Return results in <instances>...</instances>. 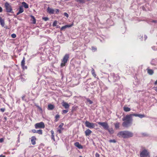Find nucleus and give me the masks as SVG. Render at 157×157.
<instances>
[{
	"mask_svg": "<svg viewBox=\"0 0 157 157\" xmlns=\"http://www.w3.org/2000/svg\"><path fill=\"white\" fill-rule=\"evenodd\" d=\"M132 115H127L124 117L122 120L124 122L122 123V126L125 127H129L132 123Z\"/></svg>",
	"mask_w": 157,
	"mask_h": 157,
	"instance_id": "f257e3e1",
	"label": "nucleus"
},
{
	"mask_svg": "<svg viewBox=\"0 0 157 157\" xmlns=\"http://www.w3.org/2000/svg\"><path fill=\"white\" fill-rule=\"evenodd\" d=\"M133 134L132 132L128 131H124L119 132L117 136L119 137H122L124 138H128L133 136Z\"/></svg>",
	"mask_w": 157,
	"mask_h": 157,
	"instance_id": "f03ea898",
	"label": "nucleus"
},
{
	"mask_svg": "<svg viewBox=\"0 0 157 157\" xmlns=\"http://www.w3.org/2000/svg\"><path fill=\"white\" fill-rule=\"evenodd\" d=\"M85 125L87 128H94L95 124L93 123H90L86 121L85 122Z\"/></svg>",
	"mask_w": 157,
	"mask_h": 157,
	"instance_id": "7ed1b4c3",
	"label": "nucleus"
},
{
	"mask_svg": "<svg viewBox=\"0 0 157 157\" xmlns=\"http://www.w3.org/2000/svg\"><path fill=\"white\" fill-rule=\"evenodd\" d=\"M97 123L105 130L108 129L109 128L108 124L106 122H98Z\"/></svg>",
	"mask_w": 157,
	"mask_h": 157,
	"instance_id": "20e7f679",
	"label": "nucleus"
},
{
	"mask_svg": "<svg viewBox=\"0 0 157 157\" xmlns=\"http://www.w3.org/2000/svg\"><path fill=\"white\" fill-rule=\"evenodd\" d=\"M69 58V56L68 54H66L64 57L61 65L62 67L65 66V63L67 62L68 59Z\"/></svg>",
	"mask_w": 157,
	"mask_h": 157,
	"instance_id": "39448f33",
	"label": "nucleus"
},
{
	"mask_svg": "<svg viewBox=\"0 0 157 157\" xmlns=\"http://www.w3.org/2000/svg\"><path fill=\"white\" fill-rule=\"evenodd\" d=\"M35 128L36 129L39 128H44L45 127V125L44 123L41 122L40 123H36L35 125Z\"/></svg>",
	"mask_w": 157,
	"mask_h": 157,
	"instance_id": "423d86ee",
	"label": "nucleus"
},
{
	"mask_svg": "<svg viewBox=\"0 0 157 157\" xmlns=\"http://www.w3.org/2000/svg\"><path fill=\"white\" fill-rule=\"evenodd\" d=\"M5 7L6 12H11L12 11V9L10 5L7 2L5 3Z\"/></svg>",
	"mask_w": 157,
	"mask_h": 157,
	"instance_id": "0eeeda50",
	"label": "nucleus"
},
{
	"mask_svg": "<svg viewBox=\"0 0 157 157\" xmlns=\"http://www.w3.org/2000/svg\"><path fill=\"white\" fill-rule=\"evenodd\" d=\"M149 152L146 150H143L140 153V157H146L149 155Z\"/></svg>",
	"mask_w": 157,
	"mask_h": 157,
	"instance_id": "6e6552de",
	"label": "nucleus"
},
{
	"mask_svg": "<svg viewBox=\"0 0 157 157\" xmlns=\"http://www.w3.org/2000/svg\"><path fill=\"white\" fill-rule=\"evenodd\" d=\"M25 57H24L21 62V66L23 69H26L27 68V67L25 66Z\"/></svg>",
	"mask_w": 157,
	"mask_h": 157,
	"instance_id": "1a4fd4ad",
	"label": "nucleus"
},
{
	"mask_svg": "<svg viewBox=\"0 0 157 157\" xmlns=\"http://www.w3.org/2000/svg\"><path fill=\"white\" fill-rule=\"evenodd\" d=\"M74 145L79 149H82L83 148L82 146L79 144L78 142L75 143Z\"/></svg>",
	"mask_w": 157,
	"mask_h": 157,
	"instance_id": "9d476101",
	"label": "nucleus"
},
{
	"mask_svg": "<svg viewBox=\"0 0 157 157\" xmlns=\"http://www.w3.org/2000/svg\"><path fill=\"white\" fill-rule=\"evenodd\" d=\"M47 12L50 14H53L54 12V10L53 9L48 7L47 8Z\"/></svg>",
	"mask_w": 157,
	"mask_h": 157,
	"instance_id": "9b49d317",
	"label": "nucleus"
},
{
	"mask_svg": "<svg viewBox=\"0 0 157 157\" xmlns=\"http://www.w3.org/2000/svg\"><path fill=\"white\" fill-rule=\"evenodd\" d=\"M92 131L89 129H87L85 132V135L86 136H88L90 135L92 133Z\"/></svg>",
	"mask_w": 157,
	"mask_h": 157,
	"instance_id": "f8f14e48",
	"label": "nucleus"
},
{
	"mask_svg": "<svg viewBox=\"0 0 157 157\" xmlns=\"http://www.w3.org/2000/svg\"><path fill=\"white\" fill-rule=\"evenodd\" d=\"M36 138L34 136H33L32 137L31 140V142L32 144L34 145L36 144L35 142Z\"/></svg>",
	"mask_w": 157,
	"mask_h": 157,
	"instance_id": "ddd939ff",
	"label": "nucleus"
},
{
	"mask_svg": "<svg viewBox=\"0 0 157 157\" xmlns=\"http://www.w3.org/2000/svg\"><path fill=\"white\" fill-rule=\"evenodd\" d=\"M0 23L1 25L2 26L4 27L5 25V22L3 19H2L1 17L0 19Z\"/></svg>",
	"mask_w": 157,
	"mask_h": 157,
	"instance_id": "4468645a",
	"label": "nucleus"
},
{
	"mask_svg": "<svg viewBox=\"0 0 157 157\" xmlns=\"http://www.w3.org/2000/svg\"><path fill=\"white\" fill-rule=\"evenodd\" d=\"M62 105L64 106L65 108H67L69 107V105L65 102H62Z\"/></svg>",
	"mask_w": 157,
	"mask_h": 157,
	"instance_id": "2eb2a0df",
	"label": "nucleus"
},
{
	"mask_svg": "<svg viewBox=\"0 0 157 157\" xmlns=\"http://www.w3.org/2000/svg\"><path fill=\"white\" fill-rule=\"evenodd\" d=\"M54 106L52 104L49 105L48 106V109L49 110H52L54 108Z\"/></svg>",
	"mask_w": 157,
	"mask_h": 157,
	"instance_id": "dca6fc26",
	"label": "nucleus"
},
{
	"mask_svg": "<svg viewBox=\"0 0 157 157\" xmlns=\"http://www.w3.org/2000/svg\"><path fill=\"white\" fill-rule=\"evenodd\" d=\"M22 4L23 6L26 9L28 8L29 7L28 5L25 2H23L22 3Z\"/></svg>",
	"mask_w": 157,
	"mask_h": 157,
	"instance_id": "f3484780",
	"label": "nucleus"
},
{
	"mask_svg": "<svg viewBox=\"0 0 157 157\" xmlns=\"http://www.w3.org/2000/svg\"><path fill=\"white\" fill-rule=\"evenodd\" d=\"M124 110L125 112H129L131 110L130 108L128 107H124Z\"/></svg>",
	"mask_w": 157,
	"mask_h": 157,
	"instance_id": "a211bd4d",
	"label": "nucleus"
},
{
	"mask_svg": "<svg viewBox=\"0 0 157 157\" xmlns=\"http://www.w3.org/2000/svg\"><path fill=\"white\" fill-rule=\"evenodd\" d=\"M63 128H60L58 127L57 128V132H59V133H60L62 132V131L63 130Z\"/></svg>",
	"mask_w": 157,
	"mask_h": 157,
	"instance_id": "6ab92c4d",
	"label": "nucleus"
},
{
	"mask_svg": "<svg viewBox=\"0 0 157 157\" xmlns=\"http://www.w3.org/2000/svg\"><path fill=\"white\" fill-rule=\"evenodd\" d=\"M147 72L150 75H152L153 73V71L151 69H147Z\"/></svg>",
	"mask_w": 157,
	"mask_h": 157,
	"instance_id": "aec40b11",
	"label": "nucleus"
},
{
	"mask_svg": "<svg viewBox=\"0 0 157 157\" xmlns=\"http://www.w3.org/2000/svg\"><path fill=\"white\" fill-rule=\"evenodd\" d=\"M31 17H32V19L33 23L35 24L36 22V20L34 17L32 15L31 16Z\"/></svg>",
	"mask_w": 157,
	"mask_h": 157,
	"instance_id": "412c9836",
	"label": "nucleus"
},
{
	"mask_svg": "<svg viewBox=\"0 0 157 157\" xmlns=\"http://www.w3.org/2000/svg\"><path fill=\"white\" fill-rule=\"evenodd\" d=\"M69 27V25H67L64 26H63L61 28V30H64L66 28H67Z\"/></svg>",
	"mask_w": 157,
	"mask_h": 157,
	"instance_id": "4be33fe9",
	"label": "nucleus"
},
{
	"mask_svg": "<svg viewBox=\"0 0 157 157\" xmlns=\"http://www.w3.org/2000/svg\"><path fill=\"white\" fill-rule=\"evenodd\" d=\"M19 13H22L23 11V9L22 7V6H20L19 7Z\"/></svg>",
	"mask_w": 157,
	"mask_h": 157,
	"instance_id": "5701e85b",
	"label": "nucleus"
},
{
	"mask_svg": "<svg viewBox=\"0 0 157 157\" xmlns=\"http://www.w3.org/2000/svg\"><path fill=\"white\" fill-rule=\"evenodd\" d=\"M107 130H108L110 133L111 134L113 133L114 132V131L112 128L109 129L108 128V129Z\"/></svg>",
	"mask_w": 157,
	"mask_h": 157,
	"instance_id": "b1692460",
	"label": "nucleus"
},
{
	"mask_svg": "<svg viewBox=\"0 0 157 157\" xmlns=\"http://www.w3.org/2000/svg\"><path fill=\"white\" fill-rule=\"evenodd\" d=\"M59 118V116L58 114H57L55 116L56 119L55 120V121L56 122L58 121Z\"/></svg>",
	"mask_w": 157,
	"mask_h": 157,
	"instance_id": "393cba45",
	"label": "nucleus"
},
{
	"mask_svg": "<svg viewBox=\"0 0 157 157\" xmlns=\"http://www.w3.org/2000/svg\"><path fill=\"white\" fill-rule=\"evenodd\" d=\"M91 72L92 75H93V76L95 77L96 76V75L95 74L94 70L93 68H92Z\"/></svg>",
	"mask_w": 157,
	"mask_h": 157,
	"instance_id": "a878e982",
	"label": "nucleus"
},
{
	"mask_svg": "<svg viewBox=\"0 0 157 157\" xmlns=\"http://www.w3.org/2000/svg\"><path fill=\"white\" fill-rule=\"evenodd\" d=\"M138 117H140L141 118H142L143 117H145V116L144 114H138Z\"/></svg>",
	"mask_w": 157,
	"mask_h": 157,
	"instance_id": "bb28decb",
	"label": "nucleus"
},
{
	"mask_svg": "<svg viewBox=\"0 0 157 157\" xmlns=\"http://www.w3.org/2000/svg\"><path fill=\"white\" fill-rule=\"evenodd\" d=\"M40 134H42V131L41 130H37V132Z\"/></svg>",
	"mask_w": 157,
	"mask_h": 157,
	"instance_id": "cd10ccee",
	"label": "nucleus"
},
{
	"mask_svg": "<svg viewBox=\"0 0 157 157\" xmlns=\"http://www.w3.org/2000/svg\"><path fill=\"white\" fill-rule=\"evenodd\" d=\"M115 127L116 128H118L119 127V123H116L115 124Z\"/></svg>",
	"mask_w": 157,
	"mask_h": 157,
	"instance_id": "c85d7f7f",
	"label": "nucleus"
},
{
	"mask_svg": "<svg viewBox=\"0 0 157 157\" xmlns=\"http://www.w3.org/2000/svg\"><path fill=\"white\" fill-rule=\"evenodd\" d=\"M77 1L80 3H84L85 2V0H77Z\"/></svg>",
	"mask_w": 157,
	"mask_h": 157,
	"instance_id": "c756f323",
	"label": "nucleus"
},
{
	"mask_svg": "<svg viewBox=\"0 0 157 157\" xmlns=\"http://www.w3.org/2000/svg\"><path fill=\"white\" fill-rule=\"evenodd\" d=\"M42 19L45 21H47L49 20V18L47 17H43Z\"/></svg>",
	"mask_w": 157,
	"mask_h": 157,
	"instance_id": "7c9ffc66",
	"label": "nucleus"
},
{
	"mask_svg": "<svg viewBox=\"0 0 157 157\" xmlns=\"http://www.w3.org/2000/svg\"><path fill=\"white\" fill-rule=\"evenodd\" d=\"M57 23L56 21H55L53 24L52 25L53 26H55L57 25Z\"/></svg>",
	"mask_w": 157,
	"mask_h": 157,
	"instance_id": "2f4dec72",
	"label": "nucleus"
},
{
	"mask_svg": "<svg viewBox=\"0 0 157 157\" xmlns=\"http://www.w3.org/2000/svg\"><path fill=\"white\" fill-rule=\"evenodd\" d=\"M87 102H89L90 104H92L93 103L92 101L88 99H87Z\"/></svg>",
	"mask_w": 157,
	"mask_h": 157,
	"instance_id": "473e14b6",
	"label": "nucleus"
},
{
	"mask_svg": "<svg viewBox=\"0 0 157 157\" xmlns=\"http://www.w3.org/2000/svg\"><path fill=\"white\" fill-rule=\"evenodd\" d=\"M109 142L110 143H115L116 142V141L114 140H109Z\"/></svg>",
	"mask_w": 157,
	"mask_h": 157,
	"instance_id": "72a5a7b5",
	"label": "nucleus"
},
{
	"mask_svg": "<svg viewBox=\"0 0 157 157\" xmlns=\"http://www.w3.org/2000/svg\"><path fill=\"white\" fill-rule=\"evenodd\" d=\"M11 36L13 38H15L16 37V36L15 34L13 33L11 34Z\"/></svg>",
	"mask_w": 157,
	"mask_h": 157,
	"instance_id": "f704fd0d",
	"label": "nucleus"
},
{
	"mask_svg": "<svg viewBox=\"0 0 157 157\" xmlns=\"http://www.w3.org/2000/svg\"><path fill=\"white\" fill-rule=\"evenodd\" d=\"M68 111L67 110H63V113H67Z\"/></svg>",
	"mask_w": 157,
	"mask_h": 157,
	"instance_id": "c9c22d12",
	"label": "nucleus"
},
{
	"mask_svg": "<svg viewBox=\"0 0 157 157\" xmlns=\"http://www.w3.org/2000/svg\"><path fill=\"white\" fill-rule=\"evenodd\" d=\"M63 123H61L59 126V128H63L62 127L63 126Z\"/></svg>",
	"mask_w": 157,
	"mask_h": 157,
	"instance_id": "e433bc0d",
	"label": "nucleus"
},
{
	"mask_svg": "<svg viewBox=\"0 0 157 157\" xmlns=\"http://www.w3.org/2000/svg\"><path fill=\"white\" fill-rule=\"evenodd\" d=\"M52 139H53L54 141H55L54 134L52 135Z\"/></svg>",
	"mask_w": 157,
	"mask_h": 157,
	"instance_id": "4c0bfd02",
	"label": "nucleus"
},
{
	"mask_svg": "<svg viewBox=\"0 0 157 157\" xmlns=\"http://www.w3.org/2000/svg\"><path fill=\"white\" fill-rule=\"evenodd\" d=\"M1 111L2 112H4L5 111V109L4 108H1L0 109Z\"/></svg>",
	"mask_w": 157,
	"mask_h": 157,
	"instance_id": "58836bf2",
	"label": "nucleus"
},
{
	"mask_svg": "<svg viewBox=\"0 0 157 157\" xmlns=\"http://www.w3.org/2000/svg\"><path fill=\"white\" fill-rule=\"evenodd\" d=\"M92 50H94L96 51L97 50V48H95L94 47H92Z\"/></svg>",
	"mask_w": 157,
	"mask_h": 157,
	"instance_id": "ea45409f",
	"label": "nucleus"
},
{
	"mask_svg": "<svg viewBox=\"0 0 157 157\" xmlns=\"http://www.w3.org/2000/svg\"><path fill=\"white\" fill-rule=\"evenodd\" d=\"M32 132L34 133H36L37 132V130H36L35 129H33L32 130Z\"/></svg>",
	"mask_w": 157,
	"mask_h": 157,
	"instance_id": "a19ab883",
	"label": "nucleus"
},
{
	"mask_svg": "<svg viewBox=\"0 0 157 157\" xmlns=\"http://www.w3.org/2000/svg\"><path fill=\"white\" fill-rule=\"evenodd\" d=\"M154 90L157 92V87H154L153 88Z\"/></svg>",
	"mask_w": 157,
	"mask_h": 157,
	"instance_id": "79ce46f5",
	"label": "nucleus"
},
{
	"mask_svg": "<svg viewBox=\"0 0 157 157\" xmlns=\"http://www.w3.org/2000/svg\"><path fill=\"white\" fill-rule=\"evenodd\" d=\"M64 14L65 16H66L67 17H68V14L67 13H64Z\"/></svg>",
	"mask_w": 157,
	"mask_h": 157,
	"instance_id": "37998d69",
	"label": "nucleus"
},
{
	"mask_svg": "<svg viewBox=\"0 0 157 157\" xmlns=\"http://www.w3.org/2000/svg\"><path fill=\"white\" fill-rule=\"evenodd\" d=\"M96 157H99V155L98 153H96L95 154Z\"/></svg>",
	"mask_w": 157,
	"mask_h": 157,
	"instance_id": "c03bdc74",
	"label": "nucleus"
},
{
	"mask_svg": "<svg viewBox=\"0 0 157 157\" xmlns=\"http://www.w3.org/2000/svg\"><path fill=\"white\" fill-rule=\"evenodd\" d=\"M132 116H135V117H138V114H132Z\"/></svg>",
	"mask_w": 157,
	"mask_h": 157,
	"instance_id": "a18cd8bd",
	"label": "nucleus"
},
{
	"mask_svg": "<svg viewBox=\"0 0 157 157\" xmlns=\"http://www.w3.org/2000/svg\"><path fill=\"white\" fill-rule=\"evenodd\" d=\"M3 141V138L0 139V142H2Z\"/></svg>",
	"mask_w": 157,
	"mask_h": 157,
	"instance_id": "49530a36",
	"label": "nucleus"
},
{
	"mask_svg": "<svg viewBox=\"0 0 157 157\" xmlns=\"http://www.w3.org/2000/svg\"><path fill=\"white\" fill-rule=\"evenodd\" d=\"M2 8L1 7H0V12H2Z\"/></svg>",
	"mask_w": 157,
	"mask_h": 157,
	"instance_id": "de8ad7c7",
	"label": "nucleus"
},
{
	"mask_svg": "<svg viewBox=\"0 0 157 157\" xmlns=\"http://www.w3.org/2000/svg\"><path fill=\"white\" fill-rule=\"evenodd\" d=\"M51 132L52 135H54V132L53 130L51 131Z\"/></svg>",
	"mask_w": 157,
	"mask_h": 157,
	"instance_id": "09e8293b",
	"label": "nucleus"
},
{
	"mask_svg": "<svg viewBox=\"0 0 157 157\" xmlns=\"http://www.w3.org/2000/svg\"><path fill=\"white\" fill-rule=\"evenodd\" d=\"M155 84L156 85L157 84V80H156V81L155 82Z\"/></svg>",
	"mask_w": 157,
	"mask_h": 157,
	"instance_id": "8fccbe9b",
	"label": "nucleus"
},
{
	"mask_svg": "<svg viewBox=\"0 0 157 157\" xmlns=\"http://www.w3.org/2000/svg\"><path fill=\"white\" fill-rule=\"evenodd\" d=\"M38 108L39 109H40V110L42 111V109L41 108H40V107L38 106Z\"/></svg>",
	"mask_w": 157,
	"mask_h": 157,
	"instance_id": "3c124183",
	"label": "nucleus"
},
{
	"mask_svg": "<svg viewBox=\"0 0 157 157\" xmlns=\"http://www.w3.org/2000/svg\"><path fill=\"white\" fill-rule=\"evenodd\" d=\"M0 157H5V156L3 155H0Z\"/></svg>",
	"mask_w": 157,
	"mask_h": 157,
	"instance_id": "603ef678",
	"label": "nucleus"
},
{
	"mask_svg": "<svg viewBox=\"0 0 157 157\" xmlns=\"http://www.w3.org/2000/svg\"><path fill=\"white\" fill-rule=\"evenodd\" d=\"M21 13H19V11L17 13V15H18L19 14Z\"/></svg>",
	"mask_w": 157,
	"mask_h": 157,
	"instance_id": "864d4df0",
	"label": "nucleus"
},
{
	"mask_svg": "<svg viewBox=\"0 0 157 157\" xmlns=\"http://www.w3.org/2000/svg\"><path fill=\"white\" fill-rule=\"evenodd\" d=\"M153 22H156V21H153Z\"/></svg>",
	"mask_w": 157,
	"mask_h": 157,
	"instance_id": "5fc2aeb1",
	"label": "nucleus"
},
{
	"mask_svg": "<svg viewBox=\"0 0 157 157\" xmlns=\"http://www.w3.org/2000/svg\"><path fill=\"white\" fill-rule=\"evenodd\" d=\"M71 26H72V25H69V27H71Z\"/></svg>",
	"mask_w": 157,
	"mask_h": 157,
	"instance_id": "6e6d98bb",
	"label": "nucleus"
},
{
	"mask_svg": "<svg viewBox=\"0 0 157 157\" xmlns=\"http://www.w3.org/2000/svg\"><path fill=\"white\" fill-rule=\"evenodd\" d=\"M79 157H82V156H80Z\"/></svg>",
	"mask_w": 157,
	"mask_h": 157,
	"instance_id": "4d7b16f0",
	"label": "nucleus"
},
{
	"mask_svg": "<svg viewBox=\"0 0 157 157\" xmlns=\"http://www.w3.org/2000/svg\"><path fill=\"white\" fill-rule=\"evenodd\" d=\"M57 10V11H58V12H59V10Z\"/></svg>",
	"mask_w": 157,
	"mask_h": 157,
	"instance_id": "13d9d810",
	"label": "nucleus"
},
{
	"mask_svg": "<svg viewBox=\"0 0 157 157\" xmlns=\"http://www.w3.org/2000/svg\"><path fill=\"white\" fill-rule=\"evenodd\" d=\"M1 18V17L0 16V19Z\"/></svg>",
	"mask_w": 157,
	"mask_h": 157,
	"instance_id": "bf43d9fd",
	"label": "nucleus"
}]
</instances>
